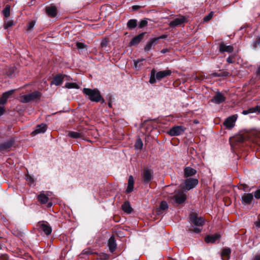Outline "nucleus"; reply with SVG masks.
Listing matches in <instances>:
<instances>
[{"label":"nucleus","instance_id":"f257e3e1","mask_svg":"<svg viewBox=\"0 0 260 260\" xmlns=\"http://www.w3.org/2000/svg\"><path fill=\"white\" fill-rule=\"evenodd\" d=\"M83 93L88 96V99L92 102H99L101 101L102 103L104 102V100L102 99L99 90L97 89H90L84 88Z\"/></svg>","mask_w":260,"mask_h":260},{"label":"nucleus","instance_id":"f03ea898","mask_svg":"<svg viewBox=\"0 0 260 260\" xmlns=\"http://www.w3.org/2000/svg\"><path fill=\"white\" fill-rule=\"evenodd\" d=\"M41 96V92L38 91H35L32 93L20 96L19 97V101L22 103H27L36 99H39Z\"/></svg>","mask_w":260,"mask_h":260},{"label":"nucleus","instance_id":"7ed1b4c3","mask_svg":"<svg viewBox=\"0 0 260 260\" xmlns=\"http://www.w3.org/2000/svg\"><path fill=\"white\" fill-rule=\"evenodd\" d=\"M186 199V194L182 190H179L171 197V201L174 204H180L183 203Z\"/></svg>","mask_w":260,"mask_h":260},{"label":"nucleus","instance_id":"20e7f679","mask_svg":"<svg viewBox=\"0 0 260 260\" xmlns=\"http://www.w3.org/2000/svg\"><path fill=\"white\" fill-rule=\"evenodd\" d=\"M198 180L196 178H187L184 181L183 188L186 190H189L194 188L198 185Z\"/></svg>","mask_w":260,"mask_h":260},{"label":"nucleus","instance_id":"39448f33","mask_svg":"<svg viewBox=\"0 0 260 260\" xmlns=\"http://www.w3.org/2000/svg\"><path fill=\"white\" fill-rule=\"evenodd\" d=\"M153 171L148 168H145L142 173V178L145 183H148L153 179Z\"/></svg>","mask_w":260,"mask_h":260},{"label":"nucleus","instance_id":"423d86ee","mask_svg":"<svg viewBox=\"0 0 260 260\" xmlns=\"http://www.w3.org/2000/svg\"><path fill=\"white\" fill-rule=\"evenodd\" d=\"M185 130V128L183 126H175L171 128L168 134L171 136H179L183 134Z\"/></svg>","mask_w":260,"mask_h":260},{"label":"nucleus","instance_id":"0eeeda50","mask_svg":"<svg viewBox=\"0 0 260 260\" xmlns=\"http://www.w3.org/2000/svg\"><path fill=\"white\" fill-rule=\"evenodd\" d=\"M186 22V18L183 16H180L171 21L169 23V25L171 27H175L181 26Z\"/></svg>","mask_w":260,"mask_h":260},{"label":"nucleus","instance_id":"6e6552de","mask_svg":"<svg viewBox=\"0 0 260 260\" xmlns=\"http://www.w3.org/2000/svg\"><path fill=\"white\" fill-rule=\"evenodd\" d=\"M190 219L192 223L197 226H202L204 223V219L202 217H198L194 214L190 215Z\"/></svg>","mask_w":260,"mask_h":260},{"label":"nucleus","instance_id":"1a4fd4ad","mask_svg":"<svg viewBox=\"0 0 260 260\" xmlns=\"http://www.w3.org/2000/svg\"><path fill=\"white\" fill-rule=\"evenodd\" d=\"M225 100V98L221 93L217 92L211 99V101L215 104H219L223 102Z\"/></svg>","mask_w":260,"mask_h":260},{"label":"nucleus","instance_id":"9d476101","mask_svg":"<svg viewBox=\"0 0 260 260\" xmlns=\"http://www.w3.org/2000/svg\"><path fill=\"white\" fill-rule=\"evenodd\" d=\"M219 50L220 52L232 53L234 51V47L232 45H227L224 42H221L219 45Z\"/></svg>","mask_w":260,"mask_h":260},{"label":"nucleus","instance_id":"9b49d317","mask_svg":"<svg viewBox=\"0 0 260 260\" xmlns=\"http://www.w3.org/2000/svg\"><path fill=\"white\" fill-rule=\"evenodd\" d=\"M236 119L237 117L235 115L230 116L224 122V125L226 128H231L234 126Z\"/></svg>","mask_w":260,"mask_h":260},{"label":"nucleus","instance_id":"f8f14e48","mask_svg":"<svg viewBox=\"0 0 260 260\" xmlns=\"http://www.w3.org/2000/svg\"><path fill=\"white\" fill-rule=\"evenodd\" d=\"M40 229L44 232L46 235H49L52 232V228L46 222L40 223Z\"/></svg>","mask_w":260,"mask_h":260},{"label":"nucleus","instance_id":"ddd939ff","mask_svg":"<svg viewBox=\"0 0 260 260\" xmlns=\"http://www.w3.org/2000/svg\"><path fill=\"white\" fill-rule=\"evenodd\" d=\"M47 126L46 124L44 123H42L41 124L38 125L35 129L31 133L32 136H35L37 134L44 133L46 132L47 129Z\"/></svg>","mask_w":260,"mask_h":260},{"label":"nucleus","instance_id":"4468645a","mask_svg":"<svg viewBox=\"0 0 260 260\" xmlns=\"http://www.w3.org/2000/svg\"><path fill=\"white\" fill-rule=\"evenodd\" d=\"M171 73L172 72L170 70L159 71L157 73H155L156 79L157 80H160L166 77L170 76Z\"/></svg>","mask_w":260,"mask_h":260},{"label":"nucleus","instance_id":"2eb2a0df","mask_svg":"<svg viewBox=\"0 0 260 260\" xmlns=\"http://www.w3.org/2000/svg\"><path fill=\"white\" fill-rule=\"evenodd\" d=\"M14 89H12L4 92L3 94L2 97L0 98V104H5L7 103L8 98L10 97V95L14 93Z\"/></svg>","mask_w":260,"mask_h":260},{"label":"nucleus","instance_id":"dca6fc26","mask_svg":"<svg viewBox=\"0 0 260 260\" xmlns=\"http://www.w3.org/2000/svg\"><path fill=\"white\" fill-rule=\"evenodd\" d=\"M145 32L141 33L134 37L129 43V46H137L143 39Z\"/></svg>","mask_w":260,"mask_h":260},{"label":"nucleus","instance_id":"f3484780","mask_svg":"<svg viewBox=\"0 0 260 260\" xmlns=\"http://www.w3.org/2000/svg\"><path fill=\"white\" fill-rule=\"evenodd\" d=\"M253 196L252 193H244L242 196V203L243 205H249L253 200Z\"/></svg>","mask_w":260,"mask_h":260},{"label":"nucleus","instance_id":"a211bd4d","mask_svg":"<svg viewBox=\"0 0 260 260\" xmlns=\"http://www.w3.org/2000/svg\"><path fill=\"white\" fill-rule=\"evenodd\" d=\"M14 141L10 140L7 142L0 143V151H8L11 148Z\"/></svg>","mask_w":260,"mask_h":260},{"label":"nucleus","instance_id":"6ab92c4d","mask_svg":"<svg viewBox=\"0 0 260 260\" xmlns=\"http://www.w3.org/2000/svg\"><path fill=\"white\" fill-rule=\"evenodd\" d=\"M184 177L188 178L194 176L197 173V171L190 167H186L184 169Z\"/></svg>","mask_w":260,"mask_h":260},{"label":"nucleus","instance_id":"aec40b11","mask_svg":"<svg viewBox=\"0 0 260 260\" xmlns=\"http://www.w3.org/2000/svg\"><path fill=\"white\" fill-rule=\"evenodd\" d=\"M220 236L218 234H215L213 235H209L205 237V241L206 243H214L218 240Z\"/></svg>","mask_w":260,"mask_h":260},{"label":"nucleus","instance_id":"412c9836","mask_svg":"<svg viewBox=\"0 0 260 260\" xmlns=\"http://www.w3.org/2000/svg\"><path fill=\"white\" fill-rule=\"evenodd\" d=\"M156 41H157V39H155L154 38L150 39L144 47L145 51H149L152 49V47L155 45Z\"/></svg>","mask_w":260,"mask_h":260},{"label":"nucleus","instance_id":"4be33fe9","mask_svg":"<svg viewBox=\"0 0 260 260\" xmlns=\"http://www.w3.org/2000/svg\"><path fill=\"white\" fill-rule=\"evenodd\" d=\"M46 12L49 17H53L56 15L57 10L55 7L50 6L46 8Z\"/></svg>","mask_w":260,"mask_h":260},{"label":"nucleus","instance_id":"5701e85b","mask_svg":"<svg viewBox=\"0 0 260 260\" xmlns=\"http://www.w3.org/2000/svg\"><path fill=\"white\" fill-rule=\"evenodd\" d=\"M64 75L62 76L61 75H57L56 76L54 77L53 78L52 81L51 83V84H54L56 86L59 85L61 84V83L63 81Z\"/></svg>","mask_w":260,"mask_h":260},{"label":"nucleus","instance_id":"b1692460","mask_svg":"<svg viewBox=\"0 0 260 260\" xmlns=\"http://www.w3.org/2000/svg\"><path fill=\"white\" fill-rule=\"evenodd\" d=\"M116 246L117 245L114 240V237H111L108 241V247L110 252H114L116 248Z\"/></svg>","mask_w":260,"mask_h":260},{"label":"nucleus","instance_id":"393cba45","mask_svg":"<svg viewBox=\"0 0 260 260\" xmlns=\"http://www.w3.org/2000/svg\"><path fill=\"white\" fill-rule=\"evenodd\" d=\"M37 199L39 202L42 204H46L48 201V197L44 193V192H41L38 196Z\"/></svg>","mask_w":260,"mask_h":260},{"label":"nucleus","instance_id":"a878e982","mask_svg":"<svg viewBox=\"0 0 260 260\" xmlns=\"http://www.w3.org/2000/svg\"><path fill=\"white\" fill-rule=\"evenodd\" d=\"M260 111V107L256 106L255 107L249 108L248 110H243L242 114L244 115H247L250 113L259 112Z\"/></svg>","mask_w":260,"mask_h":260},{"label":"nucleus","instance_id":"bb28decb","mask_svg":"<svg viewBox=\"0 0 260 260\" xmlns=\"http://www.w3.org/2000/svg\"><path fill=\"white\" fill-rule=\"evenodd\" d=\"M134 179L132 176H130L128 178V186L126 189L127 192H131L134 188Z\"/></svg>","mask_w":260,"mask_h":260},{"label":"nucleus","instance_id":"cd10ccee","mask_svg":"<svg viewBox=\"0 0 260 260\" xmlns=\"http://www.w3.org/2000/svg\"><path fill=\"white\" fill-rule=\"evenodd\" d=\"M231 252L230 248H224L222 250L221 252V258L223 260H228Z\"/></svg>","mask_w":260,"mask_h":260},{"label":"nucleus","instance_id":"c85d7f7f","mask_svg":"<svg viewBox=\"0 0 260 260\" xmlns=\"http://www.w3.org/2000/svg\"><path fill=\"white\" fill-rule=\"evenodd\" d=\"M68 136L72 138H80L83 136V134L80 132L69 131Z\"/></svg>","mask_w":260,"mask_h":260},{"label":"nucleus","instance_id":"c756f323","mask_svg":"<svg viewBox=\"0 0 260 260\" xmlns=\"http://www.w3.org/2000/svg\"><path fill=\"white\" fill-rule=\"evenodd\" d=\"M122 210L127 213H130L132 212V208L131 207L128 202H124L122 205Z\"/></svg>","mask_w":260,"mask_h":260},{"label":"nucleus","instance_id":"7c9ffc66","mask_svg":"<svg viewBox=\"0 0 260 260\" xmlns=\"http://www.w3.org/2000/svg\"><path fill=\"white\" fill-rule=\"evenodd\" d=\"M137 25V21L136 19H130L127 23V26L130 29L135 28Z\"/></svg>","mask_w":260,"mask_h":260},{"label":"nucleus","instance_id":"2f4dec72","mask_svg":"<svg viewBox=\"0 0 260 260\" xmlns=\"http://www.w3.org/2000/svg\"><path fill=\"white\" fill-rule=\"evenodd\" d=\"M156 75H155V71L154 69H152L151 71L150 77L149 82L151 84H154L156 82Z\"/></svg>","mask_w":260,"mask_h":260},{"label":"nucleus","instance_id":"473e14b6","mask_svg":"<svg viewBox=\"0 0 260 260\" xmlns=\"http://www.w3.org/2000/svg\"><path fill=\"white\" fill-rule=\"evenodd\" d=\"M64 87L67 88L72 89L75 88L78 89L79 88L78 85L76 83L68 82L65 84Z\"/></svg>","mask_w":260,"mask_h":260},{"label":"nucleus","instance_id":"72a5a7b5","mask_svg":"<svg viewBox=\"0 0 260 260\" xmlns=\"http://www.w3.org/2000/svg\"><path fill=\"white\" fill-rule=\"evenodd\" d=\"M3 13L5 17H8L10 15V6L7 5L3 10Z\"/></svg>","mask_w":260,"mask_h":260},{"label":"nucleus","instance_id":"f704fd0d","mask_svg":"<svg viewBox=\"0 0 260 260\" xmlns=\"http://www.w3.org/2000/svg\"><path fill=\"white\" fill-rule=\"evenodd\" d=\"M143 144L142 140L140 138L137 139L135 145L136 149H142L143 148Z\"/></svg>","mask_w":260,"mask_h":260},{"label":"nucleus","instance_id":"c9c22d12","mask_svg":"<svg viewBox=\"0 0 260 260\" xmlns=\"http://www.w3.org/2000/svg\"><path fill=\"white\" fill-rule=\"evenodd\" d=\"M13 25V21L12 20H7L5 21L4 24V27L5 29H7L10 27H11Z\"/></svg>","mask_w":260,"mask_h":260},{"label":"nucleus","instance_id":"e433bc0d","mask_svg":"<svg viewBox=\"0 0 260 260\" xmlns=\"http://www.w3.org/2000/svg\"><path fill=\"white\" fill-rule=\"evenodd\" d=\"M235 141L238 143H243L245 140V137L244 136H238L234 138Z\"/></svg>","mask_w":260,"mask_h":260},{"label":"nucleus","instance_id":"4c0bfd02","mask_svg":"<svg viewBox=\"0 0 260 260\" xmlns=\"http://www.w3.org/2000/svg\"><path fill=\"white\" fill-rule=\"evenodd\" d=\"M228 73L226 72H224L223 73H221L220 74H218L217 73H214L213 74H211V76L212 77H222V76H226L228 75Z\"/></svg>","mask_w":260,"mask_h":260},{"label":"nucleus","instance_id":"58836bf2","mask_svg":"<svg viewBox=\"0 0 260 260\" xmlns=\"http://www.w3.org/2000/svg\"><path fill=\"white\" fill-rule=\"evenodd\" d=\"M168 208V205L166 201H162L160 204L159 208L161 210H165Z\"/></svg>","mask_w":260,"mask_h":260},{"label":"nucleus","instance_id":"ea45409f","mask_svg":"<svg viewBox=\"0 0 260 260\" xmlns=\"http://www.w3.org/2000/svg\"><path fill=\"white\" fill-rule=\"evenodd\" d=\"M148 22L147 19L142 20L139 24V27L142 28L147 25Z\"/></svg>","mask_w":260,"mask_h":260},{"label":"nucleus","instance_id":"a19ab883","mask_svg":"<svg viewBox=\"0 0 260 260\" xmlns=\"http://www.w3.org/2000/svg\"><path fill=\"white\" fill-rule=\"evenodd\" d=\"M188 231L194 233H199L201 232V229L199 228H194L192 226L188 229Z\"/></svg>","mask_w":260,"mask_h":260},{"label":"nucleus","instance_id":"79ce46f5","mask_svg":"<svg viewBox=\"0 0 260 260\" xmlns=\"http://www.w3.org/2000/svg\"><path fill=\"white\" fill-rule=\"evenodd\" d=\"M98 259L99 260H108L109 255L107 254L104 253L100 255Z\"/></svg>","mask_w":260,"mask_h":260},{"label":"nucleus","instance_id":"37998d69","mask_svg":"<svg viewBox=\"0 0 260 260\" xmlns=\"http://www.w3.org/2000/svg\"><path fill=\"white\" fill-rule=\"evenodd\" d=\"M213 16V12H211L208 15H207L206 16H205L204 18V21L205 22L208 21L209 20H210L212 18Z\"/></svg>","mask_w":260,"mask_h":260},{"label":"nucleus","instance_id":"c03bdc74","mask_svg":"<svg viewBox=\"0 0 260 260\" xmlns=\"http://www.w3.org/2000/svg\"><path fill=\"white\" fill-rule=\"evenodd\" d=\"M76 46L78 49H83V48H85L86 45L81 42H77L76 43Z\"/></svg>","mask_w":260,"mask_h":260},{"label":"nucleus","instance_id":"a18cd8bd","mask_svg":"<svg viewBox=\"0 0 260 260\" xmlns=\"http://www.w3.org/2000/svg\"><path fill=\"white\" fill-rule=\"evenodd\" d=\"M226 61L229 63H233L235 62V58L233 56H230L226 59Z\"/></svg>","mask_w":260,"mask_h":260},{"label":"nucleus","instance_id":"49530a36","mask_svg":"<svg viewBox=\"0 0 260 260\" xmlns=\"http://www.w3.org/2000/svg\"><path fill=\"white\" fill-rule=\"evenodd\" d=\"M254 195L256 199H260V188L255 191Z\"/></svg>","mask_w":260,"mask_h":260},{"label":"nucleus","instance_id":"de8ad7c7","mask_svg":"<svg viewBox=\"0 0 260 260\" xmlns=\"http://www.w3.org/2000/svg\"><path fill=\"white\" fill-rule=\"evenodd\" d=\"M257 45H260V37H258L256 41L253 43V47L256 48Z\"/></svg>","mask_w":260,"mask_h":260},{"label":"nucleus","instance_id":"09e8293b","mask_svg":"<svg viewBox=\"0 0 260 260\" xmlns=\"http://www.w3.org/2000/svg\"><path fill=\"white\" fill-rule=\"evenodd\" d=\"M34 25H35L34 21H32L30 22L27 25L28 29H29V30L31 29L34 27Z\"/></svg>","mask_w":260,"mask_h":260},{"label":"nucleus","instance_id":"8fccbe9b","mask_svg":"<svg viewBox=\"0 0 260 260\" xmlns=\"http://www.w3.org/2000/svg\"><path fill=\"white\" fill-rule=\"evenodd\" d=\"M8 256L6 254H3L0 256V260H8Z\"/></svg>","mask_w":260,"mask_h":260},{"label":"nucleus","instance_id":"3c124183","mask_svg":"<svg viewBox=\"0 0 260 260\" xmlns=\"http://www.w3.org/2000/svg\"><path fill=\"white\" fill-rule=\"evenodd\" d=\"M27 180H28V183L30 184V185H31L32 184H34V179L31 177H27Z\"/></svg>","mask_w":260,"mask_h":260},{"label":"nucleus","instance_id":"603ef678","mask_svg":"<svg viewBox=\"0 0 260 260\" xmlns=\"http://www.w3.org/2000/svg\"><path fill=\"white\" fill-rule=\"evenodd\" d=\"M101 45L102 47H106L107 46V41H106V40L103 41L101 42Z\"/></svg>","mask_w":260,"mask_h":260},{"label":"nucleus","instance_id":"864d4df0","mask_svg":"<svg viewBox=\"0 0 260 260\" xmlns=\"http://www.w3.org/2000/svg\"><path fill=\"white\" fill-rule=\"evenodd\" d=\"M167 37V36L166 35H161L160 36V37H157V38H154L155 39H157V41L159 39H166V38Z\"/></svg>","mask_w":260,"mask_h":260},{"label":"nucleus","instance_id":"5fc2aeb1","mask_svg":"<svg viewBox=\"0 0 260 260\" xmlns=\"http://www.w3.org/2000/svg\"><path fill=\"white\" fill-rule=\"evenodd\" d=\"M5 112V110L3 107L0 106V116L2 115Z\"/></svg>","mask_w":260,"mask_h":260},{"label":"nucleus","instance_id":"6e6d98bb","mask_svg":"<svg viewBox=\"0 0 260 260\" xmlns=\"http://www.w3.org/2000/svg\"><path fill=\"white\" fill-rule=\"evenodd\" d=\"M252 260H260V254L256 255Z\"/></svg>","mask_w":260,"mask_h":260},{"label":"nucleus","instance_id":"4d7b16f0","mask_svg":"<svg viewBox=\"0 0 260 260\" xmlns=\"http://www.w3.org/2000/svg\"><path fill=\"white\" fill-rule=\"evenodd\" d=\"M139 62H140V60H135V61H134L135 67L136 68H137L138 64L139 63Z\"/></svg>","mask_w":260,"mask_h":260},{"label":"nucleus","instance_id":"13d9d810","mask_svg":"<svg viewBox=\"0 0 260 260\" xmlns=\"http://www.w3.org/2000/svg\"><path fill=\"white\" fill-rule=\"evenodd\" d=\"M169 52V49H163L161 51V52L162 53H166L167 52Z\"/></svg>","mask_w":260,"mask_h":260},{"label":"nucleus","instance_id":"bf43d9fd","mask_svg":"<svg viewBox=\"0 0 260 260\" xmlns=\"http://www.w3.org/2000/svg\"><path fill=\"white\" fill-rule=\"evenodd\" d=\"M139 6H133L132 7V9L133 10H136L137 9H138L139 8Z\"/></svg>","mask_w":260,"mask_h":260},{"label":"nucleus","instance_id":"052dcab7","mask_svg":"<svg viewBox=\"0 0 260 260\" xmlns=\"http://www.w3.org/2000/svg\"><path fill=\"white\" fill-rule=\"evenodd\" d=\"M52 206V203H51V202L48 203V204H47V207L48 208L51 207Z\"/></svg>","mask_w":260,"mask_h":260},{"label":"nucleus","instance_id":"680f3d73","mask_svg":"<svg viewBox=\"0 0 260 260\" xmlns=\"http://www.w3.org/2000/svg\"><path fill=\"white\" fill-rule=\"evenodd\" d=\"M257 73L260 74V66L257 69Z\"/></svg>","mask_w":260,"mask_h":260},{"label":"nucleus","instance_id":"e2e57ef3","mask_svg":"<svg viewBox=\"0 0 260 260\" xmlns=\"http://www.w3.org/2000/svg\"><path fill=\"white\" fill-rule=\"evenodd\" d=\"M256 226L257 227H260V223H257V224H256Z\"/></svg>","mask_w":260,"mask_h":260},{"label":"nucleus","instance_id":"0e129e2a","mask_svg":"<svg viewBox=\"0 0 260 260\" xmlns=\"http://www.w3.org/2000/svg\"><path fill=\"white\" fill-rule=\"evenodd\" d=\"M109 107H110L111 106V104H109Z\"/></svg>","mask_w":260,"mask_h":260}]
</instances>
